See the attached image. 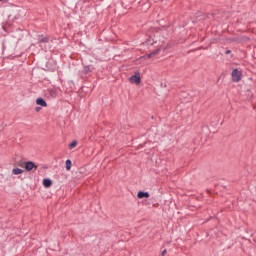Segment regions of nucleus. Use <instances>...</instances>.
<instances>
[{"instance_id": "0eeeda50", "label": "nucleus", "mask_w": 256, "mask_h": 256, "mask_svg": "<svg viewBox=\"0 0 256 256\" xmlns=\"http://www.w3.org/2000/svg\"><path fill=\"white\" fill-rule=\"evenodd\" d=\"M43 185H44L46 188H49V187H51V186L53 185V182L51 181V179L45 178V179L43 180Z\"/></svg>"}, {"instance_id": "f03ea898", "label": "nucleus", "mask_w": 256, "mask_h": 256, "mask_svg": "<svg viewBox=\"0 0 256 256\" xmlns=\"http://www.w3.org/2000/svg\"><path fill=\"white\" fill-rule=\"evenodd\" d=\"M130 83L139 85V83H141V74L139 72H135V74L130 77Z\"/></svg>"}, {"instance_id": "f8f14e48", "label": "nucleus", "mask_w": 256, "mask_h": 256, "mask_svg": "<svg viewBox=\"0 0 256 256\" xmlns=\"http://www.w3.org/2000/svg\"><path fill=\"white\" fill-rule=\"evenodd\" d=\"M75 147H77V140H74L69 144V149H75Z\"/></svg>"}, {"instance_id": "ddd939ff", "label": "nucleus", "mask_w": 256, "mask_h": 256, "mask_svg": "<svg viewBox=\"0 0 256 256\" xmlns=\"http://www.w3.org/2000/svg\"><path fill=\"white\" fill-rule=\"evenodd\" d=\"M83 73L85 75H87V73H91V68H89V66H85L84 69H83Z\"/></svg>"}, {"instance_id": "39448f33", "label": "nucleus", "mask_w": 256, "mask_h": 256, "mask_svg": "<svg viewBox=\"0 0 256 256\" xmlns=\"http://www.w3.org/2000/svg\"><path fill=\"white\" fill-rule=\"evenodd\" d=\"M137 197L138 199H149V192L139 191Z\"/></svg>"}, {"instance_id": "dca6fc26", "label": "nucleus", "mask_w": 256, "mask_h": 256, "mask_svg": "<svg viewBox=\"0 0 256 256\" xmlns=\"http://www.w3.org/2000/svg\"><path fill=\"white\" fill-rule=\"evenodd\" d=\"M225 54L226 55H231V50H226Z\"/></svg>"}, {"instance_id": "9d476101", "label": "nucleus", "mask_w": 256, "mask_h": 256, "mask_svg": "<svg viewBox=\"0 0 256 256\" xmlns=\"http://www.w3.org/2000/svg\"><path fill=\"white\" fill-rule=\"evenodd\" d=\"M72 162L70 159L66 160V170L71 171Z\"/></svg>"}, {"instance_id": "1a4fd4ad", "label": "nucleus", "mask_w": 256, "mask_h": 256, "mask_svg": "<svg viewBox=\"0 0 256 256\" xmlns=\"http://www.w3.org/2000/svg\"><path fill=\"white\" fill-rule=\"evenodd\" d=\"M13 175H21L23 173V170H21L20 168H14L12 170Z\"/></svg>"}, {"instance_id": "2eb2a0df", "label": "nucleus", "mask_w": 256, "mask_h": 256, "mask_svg": "<svg viewBox=\"0 0 256 256\" xmlns=\"http://www.w3.org/2000/svg\"><path fill=\"white\" fill-rule=\"evenodd\" d=\"M162 256H165L167 255V250H163L162 253H161Z\"/></svg>"}, {"instance_id": "f3484780", "label": "nucleus", "mask_w": 256, "mask_h": 256, "mask_svg": "<svg viewBox=\"0 0 256 256\" xmlns=\"http://www.w3.org/2000/svg\"><path fill=\"white\" fill-rule=\"evenodd\" d=\"M19 165V167H23V164H18Z\"/></svg>"}, {"instance_id": "6e6552de", "label": "nucleus", "mask_w": 256, "mask_h": 256, "mask_svg": "<svg viewBox=\"0 0 256 256\" xmlns=\"http://www.w3.org/2000/svg\"><path fill=\"white\" fill-rule=\"evenodd\" d=\"M160 52H161V49H156V50L152 51L151 53H149L147 55V58L151 59V57H155V55H159Z\"/></svg>"}, {"instance_id": "9b49d317", "label": "nucleus", "mask_w": 256, "mask_h": 256, "mask_svg": "<svg viewBox=\"0 0 256 256\" xmlns=\"http://www.w3.org/2000/svg\"><path fill=\"white\" fill-rule=\"evenodd\" d=\"M48 93L51 95V97H57V90L49 89Z\"/></svg>"}, {"instance_id": "423d86ee", "label": "nucleus", "mask_w": 256, "mask_h": 256, "mask_svg": "<svg viewBox=\"0 0 256 256\" xmlns=\"http://www.w3.org/2000/svg\"><path fill=\"white\" fill-rule=\"evenodd\" d=\"M36 105H40V107H47V102L43 98H38L36 100Z\"/></svg>"}, {"instance_id": "20e7f679", "label": "nucleus", "mask_w": 256, "mask_h": 256, "mask_svg": "<svg viewBox=\"0 0 256 256\" xmlns=\"http://www.w3.org/2000/svg\"><path fill=\"white\" fill-rule=\"evenodd\" d=\"M38 43H49V37L44 35H39L37 38Z\"/></svg>"}, {"instance_id": "f257e3e1", "label": "nucleus", "mask_w": 256, "mask_h": 256, "mask_svg": "<svg viewBox=\"0 0 256 256\" xmlns=\"http://www.w3.org/2000/svg\"><path fill=\"white\" fill-rule=\"evenodd\" d=\"M243 79V72L239 71L238 69H234L232 71V81L234 83H239Z\"/></svg>"}, {"instance_id": "4468645a", "label": "nucleus", "mask_w": 256, "mask_h": 256, "mask_svg": "<svg viewBox=\"0 0 256 256\" xmlns=\"http://www.w3.org/2000/svg\"><path fill=\"white\" fill-rule=\"evenodd\" d=\"M35 111H36L37 113H39V112L41 111V107H36V108H35Z\"/></svg>"}, {"instance_id": "7ed1b4c3", "label": "nucleus", "mask_w": 256, "mask_h": 256, "mask_svg": "<svg viewBox=\"0 0 256 256\" xmlns=\"http://www.w3.org/2000/svg\"><path fill=\"white\" fill-rule=\"evenodd\" d=\"M24 169L27 171H33V169L37 170V166L34 164L33 161L25 162Z\"/></svg>"}]
</instances>
